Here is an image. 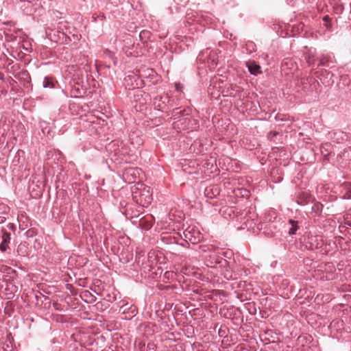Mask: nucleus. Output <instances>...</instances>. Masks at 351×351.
<instances>
[{
    "instance_id": "obj_1",
    "label": "nucleus",
    "mask_w": 351,
    "mask_h": 351,
    "mask_svg": "<svg viewBox=\"0 0 351 351\" xmlns=\"http://www.w3.org/2000/svg\"><path fill=\"white\" fill-rule=\"evenodd\" d=\"M199 253L205 255L206 264L208 267H226L228 263V261L220 257L219 254V249L213 245H203L199 246Z\"/></svg>"
},
{
    "instance_id": "obj_2",
    "label": "nucleus",
    "mask_w": 351,
    "mask_h": 351,
    "mask_svg": "<svg viewBox=\"0 0 351 351\" xmlns=\"http://www.w3.org/2000/svg\"><path fill=\"white\" fill-rule=\"evenodd\" d=\"M144 192H146L147 194L145 195L144 202H141L143 204L142 206L133 204L130 206L125 210L126 217L130 218L132 220L133 223L134 219L138 220V219L143 215V213L141 212V210H143V207L145 206V204L148 205L152 202V197L150 193V188L148 186L145 187ZM141 201L143 202L142 199H141Z\"/></svg>"
},
{
    "instance_id": "obj_3",
    "label": "nucleus",
    "mask_w": 351,
    "mask_h": 351,
    "mask_svg": "<svg viewBox=\"0 0 351 351\" xmlns=\"http://www.w3.org/2000/svg\"><path fill=\"white\" fill-rule=\"evenodd\" d=\"M173 125L174 128L180 130H193L198 127L197 121L189 117V115L173 121Z\"/></svg>"
},
{
    "instance_id": "obj_4",
    "label": "nucleus",
    "mask_w": 351,
    "mask_h": 351,
    "mask_svg": "<svg viewBox=\"0 0 351 351\" xmlns=\"http://www.w3.org/2000/svg\"><path fill=\"white\" fill-rule=\"evenodd\" d=\"M184 240L191 242L192 244L198 243L202 239V234L199 229L194 226H189L183 232Z\"/></svg>"
},
{
    "instance_id": "obj_5",
    "label": "nucleus",
    "mask_w": 351,
    "mask_h": 351,
    "mask_svg": "<svg viewBox=\"0 0 351 351\" xmlns=\"http://www.w3.org/2000/svg\"><path fill=\"white\" fill-rule=\"evenodd\" d=\"M154 222V218L152 215L147 214L145 215H142L138 220H134V223L137 225L141 229L148 230H149Z\"/></svg>"
},
{
    "instance_id": "obj_6",
    "label": "nucleus",
    "mask_w": 351,
    "mask_h": 351,
    "mask_svg": "<svg viewBox=\"0 0 351 351\" xmlns=\"http://www.w3.org/2000/svg\"><path fill=\"white\" fill-rule=\"evenodd\" d=\"M11 240V234L8 232L5 228L0 226V251L5 252L9 249V243Z\"/></svg>"
},
{
    "instance_id": "obj_7",
    "label": "nucleus",
    "mask_w": 351,
    "mask_h": 351,
    "mask_svg": "<svg viewBox=\"0 0 351 351\" xmlns=\"http://www.w3.org/2000/svg\"><path fill=\"white\" fill-rule=\"evenodd\" d=\"M304 58L306 61L308 66H313L315 62L316 49L312 47H304L303 50Z\"/></svg>"
},
{
    "instance_id": "obj_8",
    "label": "nucleus",
    "mask_w": 351,
    "mask_h": 351,
    "mask_svg": "<svg viewBox=\"0 0 351 351\" xmlns=\"http://www.w3.org/2000/svg\"><path fill=\"white\" fill-rule=\"evenodd\" d=\"M141 172V169L130 167L125 169L123 176L129 182H135V180L139 177Z\"/></svg>"
},
{
    "instance_id": "obj_9",
    "label": "nucleus",
    "mask_w": 351,
    "mask_h": 351,
    "mask_svg": "<svg viewBox=\"0 0 351 351\" xmlns=\"http://www.w3.org/2000/svg\"><path fill=\"white\" fill-rule=\"evenodd\" d=\"M169 102V98L167 94L157 95L154 99V105L159 110H163Z\"/></svg>"
},
{
    "instance_id": "obj_10",
    "label": "nucleus",
    "mask_w": 351,
    "mask_h": 351,
    "mask_svg": "<svg viewBox=\"0 0 351 351\" xmlns=\"http://www.w3.org/2000/svg\"><path fill=\"white\" fill-rule=\"evenodd\" d=\"M308 243L311 250H317L323 246L324 241L320 236H311L308 238Z\"/></svg>"
},
{
    "instance_id": "obj_11",
    "label": "nucleus",
    "mask_w": 351,
    "mask_h": 351,
    "mask_svg": "<svg viewBox=\"0 0 351 351\" xmlns=\"http://www.w3.org/2000/svg\"><path fill=\"white\" fill-rule=\"evenodd\" d=\"M219 193L220 189L218 185L208 186L204 190V195L208 199H213L219 195Z\"/></svg>"
},
{
    "instance_id": "obj_12",
    "label": "nucleus",
    "mask_w": 351,
    "mask_h": 351,
    "mask_svg": "<svg viewBox=\"0 0 351 351\" xmlns=\"http://www.w3.org/2000/svg\"><path fill=\"white\" fill-rule=\"evenodd\" d=\"M328 135V138L338 143L343 141L346 136V134L340 130L329 132Z\"/></svg>"
},
{
    "instance_id": "obj_13",
    "label": "nucleus",
    "mask_w": 351,
    "mask_h": 351,
    "mask_svg": "<svg viewBox=\"0 0 351 351\" xmlns=\"http://www.w3.org/2000/svg\"><path fill=\"white\" fill-rule=\"evenodd\" d=\"M189 115V110L184 109L180 110L179 108H176L173 110L172 112V117L175 121L182 119L184 117H187Z\"/></svg>"
},
{
    "instance_id": "obj_14",
    "label": "nucleus",
    "mask_w": 351,
    "mask_h": 351,
    "mask_svg": "<svg viewBox=\"0 0 351 351\" xmlns=\"http://www.w3.org/2000/svg\"><path fill=\"white\" fill-rule=\"evenodd\" d=\"M247 66L250 73L252 75H257L261 73L260 65L254 61H249L247 62Z\"/></svg>"
},
{
    "instance_id": "obj_15",
    "label": "nucleus",
    "mask_w": 351,
    "mask_h": 351,
    "mask_svg": "<svg viewBox=\"0 0 351 351\" xmlns=\"http://www.w3.org/2000/svg\"><path fill=\"white\" fill-rule=\"evenodd\" d=\"M315 82V80L311 77H301L300 79L298 80V85L302 86V88L304 89H309V87H308V84H311L312 83Z\"/></svg>"
},
{
    "instance_id": "obj_16",
    "label": "nucleus",
    "mask_w": 351,
    "mask_h": 351,
    "mask_svg": "<svg viewBox=\"0 0 351 351\" xmlns=\"http://www.w3.org/2000/svg\"><path fill=\"white\" fill-rule=\"evenodd\" d=\"M332 56L328 54H322L319 57V64L322 66H329V64L332 63Z\"/></svg>"
},
{
    "instance_id": "obj_17",
    "label": "nucleus",
    "mask_w": 351,
    "mask_h": 351,
    "mask_svg": "<svg viewBox=\"0 0 351 351\" xmlns=\"http://www.w3.org/2000/svg\"><path fill=\"white\" fill-rule=\"evenodd\" d=\"M289 223L291 226L289 228L288 233L289 235H294L296 234L297 230H298V221H295L293 219H289Z\"/></svg>"
},
{
    "instance_id": "obj_18",
    "label": "nucleus",
    "mask_w": 351,
    "mask_h": 351,
    "mask_svg": "<svg viewBox=\"0 0 351 351\" xmlns=\"http://www.w3.org/2000/svg\"><path fill=\"white\" fill-rule=\"evenodd\" d=\"M8 210V207L7 206L3 204H0V224L5 221L6 218L3 215L7 214Z\"/></svg>"
},
{
    "instance_id": "obj_19",
    "label": "nucleus",
    "mask_w": 351,
    "mask_h": 351,
    "mask_svg": "<svg viewBox=\"0 0 351 351\" xmlns=\"http://www.w3.org/2000/svg\"><path fill=\"white\" fill-rule=\"evenodd\" d=\"M245 49L247 53H251L256 51V44L252 41H247L245 45Z\"/></svg>"
},
{
    "instance_id": "obj_20",
    "label": "nucleus",
    "mask_w": 351,
    "mask_h": 351,
    "mask_svg": "<svg viewBox=\"0 0 351 351\" xmlns=\"http://www.w3.org/2000/svg\"><path fill=\"white\" fill-rule=\"evenodd\" d=\"M323 207L324 206L320 202H317L313 204L311 209L313 213L319 215L322 213Z\"/></svg>"
},
{
    "instance_id": "obj_21",
    "label": "nucleus",
    "mask_w": 351,
    "mask_h": 351,
    "mask_svg": "<svg viewBox=\"0 0 351 351\" xmlns=\"http://www.w3.org/2000/svg\"><path fill=\"white\" fill-rule=\"evenodd\" d=\"M43 86L44 88H53L54 84H53V82L51 78H50L49 77H45L44 78V80L43 82Z\"/></svg>"
},
{
    "instance_id": "obj_22",
    "label": "nucleus",
    "mask_w": 351,
    "mask_h": 351,
    "mask_svg": "<svg viewBox=\"0 0 351 351\" xmlns=\"http://www.w3.org/2000/svg\"><path fill=\"white\" fill-rule=\"evenodd\" d=\"M83 295L84 297L88 298L90 300L89 302H94L96 301L97 298L96 297L93 295L90 291H85L84 293H83Z\"/></svg>"
},
{
    "instance_id": "obj_23",
    "label": "nucleus",
    "mask_w": 351,
    "mask_h": 351,
    "mask_svg": "<svg viewBox=\"0 0 351 351\" xmlns=\"http://www.w3.org/2000/svg\"><path fill=\"white\" fill-rule=\"evenodd\" d=\"M227 267H228V265L225 267L226 268V272L224 274V277L227 280H233V279H234L235 277L233 276L232 272L231 271H229Z\"/></svg>"
},
{
    "instance_id": "obj_24",
    "label": "nucleus",
    "mask_w": 351,
    "mask_h": 351,
    "mask_svg": "<svg viewBox=\"0 0 351 351\" xmlns=\"http://www.w3.org/2000/svg\"><path fill=\"white\" fill-rule=\"evenodd\" d=\"M344 199H351V184H349L347 186V191L343 195Z\"/></svg>"
},
{
    "instance_id": "obj_25",
    "label": "nucleus",
    "mask_w": 351,
    "mask_h": 351,
    "mask_svg": "<svg viewBox=\"0 0 351 351\" xmlns=\"http://www.w3.org/2000/svg\"><path fill=\"white\" fill-rule=\"evenodd\" d=\"M279 134V132L276 131H271L267 134V138L269 141H274V138Z\"/></svg>"
},
{
    "instance_id": "obj_26",
    "label": "nucleus",
    "mask_w": 351,
    "mask_h": 351,
    "mask_svg": "<svg viewBox=\"0 0 351 351\" xmlns=\"http://www.w3.org/2000/svg\"><path fill=\"white\" fill-rule=\"evenodd\" d=\"M281 36L284 37V36H294L295 34L293 32V30L291 29L290 31V32H289V29H287L286 32H285V35H283L282 33L280 34Z\"/></svg>"
},
{
    "instance_id": "obj_27",
    "label": "nucleus",
    "mask_w": 351,
    "mask_h": 351,
    "mask_svg": "<svg viewBox=\"0 0 351 351\" xmlns=\"http://www.w3.org/2000/svg\"><path fill=\"white\" fill-rule=\"evenodd\" d=\"M106 300H107L108 302H111V303H112V302H113L116 300V298H115V297H114V296H113V297H111V295H110V294H108V295H107Z\"/></svg>"
},
{
    "instance_id": "obj_28",
    "label": "nucleus",
    "mask_w": 351,
    "mask_h": 351,
    "mask_svg": "<svg viewBox=\"0 0 351 351\" xmlns=\"http://www.w3.org/2000/svg\"><path fill=\"white\" fill-rule=\"evenodd\" d=\"M302 195H303L304 198L305 199L306 202H307L309 200V199H310V197H309L308 194L304 193L302 194Z\"/></svg>"
},
{
    "instance_id": "obj_29",
    "label": "nucleus",
    "mask_w": 351,
    "mask_h": 351,
    "mask_svg": "<svg viewBox=\"0 0 351 351\" xmlns=\"http://www.w3.org/2000/svg\"><path fill=\"white\" fill-rule=\"evenodd\" d=\"M175 87H176V89L178 91H180V90H181V89H182V86H181V84H176Z\"/></svg>"
},
{
    "instance_id": "obj_30",
    "label": "nucleus",
    "mask_w": 351,
    "mask_h": 351,
    "mask_svg": "<svg viewBox=\"0 0 351 351\" xmlns=\"http://www.w3.org/2000/svg\"><path fill=\"white\" fill-rule=\"evenodd\" d=\"M154 344H150V343H149V344L147 345V348H148L149 350H150V349H154Z\"/></svg>"
},
{
    "instance_id": "obj_31",
    "label": "nucleus",
    "mask_w": 351,
    "mask_h": 351,
    "mask_svg": "<svg viewBox=\"0 0 351 351\" xmlns=\"http://www.w3.org/2000/svg\"><path fill=\"white\" fill-rule=\"evenodd\" d=\"M329 19V17L328 16H325L323 19V20L325 21V22H327V21Z\"/></svg>"
},
{
    "instance_id": "obj_32",
    "label": "nucleus",
    "mask_w": 351,
    "mask_h": 351,
    "mask_svg": "<svg viewBox=\"0 0 351 351\" xmlns=\"http://www.w3.org/2000/svg\"><path fill=\"white\" fill-rule=\"evenodd\" d=\"M215 65H217V63L214 60H212V66L214 67ZM209 66H211V65H209Z\"/></svg>"
},
{
    "instance_id": "obj_33",
    "label": "nucleus",
    "mask_w": 351,
    "mask_h": 351,
    "mask_svg": "<svg viewBox=\"0 0 351 351\" xmlns=\"http://www.w3.org/2000/svg\"><path fill=\"white\" fill-rule=\"evenodd\" d=\"M325 25H326V27H327V28H329V27H331L332 23H325Z\"/></svg>"
},
{
    "instance_id": "obj_34",
    "label": "nucleus",
    "mask_w": 351,
    "mask_h": 351,
    "mask_svg": "<svg viewBox=\"0 0 351 351\" xmlns=\"http://www.w3.org/2000/svg\"><path fill=\"white\" fill-rule=\"evenodd\" d=\"M330 299V297L328 295H326V298L325 300H324V302H328Z\"/></svg>"
},
{
    "instance_id": "obj_35",
    "label": "nucleus",
    "mask_w": 351,
    "mask_h": 351,
    "mask_svg": "<svg viewBox=\"0 0 351 351\" xmlns=\"http://www.w3.org/2000/svg\"><path fill=\"white\" fill-rule=\"evenodd\" d=\"M142 84H143V82H142V81H141V84L136 83V86H137L138 87L141 86H142Z\"/></svg>"
},
{
    "instance_id": "obj_36",
    "label": "nucleus",
    "mask_w": 351,
    "mask_h": 351,
    "mask_svg": "<svg viewBox=\"0 0 351 351\" xmlns=\"http://www.w3.org/2000/svg\"><path fill=\"white\" fill-rule=\"evenodd\" d=\"M283 24L285 25V29H287V25H289V23H284ZM289 27H290V25H289Z\"/></svg>"
},
{
    "instance_id": "obj_37",
    "label": "nucleus",
    "mask_w": 351,
    "mask_h": 351,
    "mask_svg": "<svg viewBox=\"0 0 351 351\" xmlns=\"http://www.w3.org/2000/svg\"><path fill=\"white\" fill-rule=\"evenodd\" d=\"M319 295H318L316 297L315 300L319 301Z\"/></svg>"
},
{
    "instance_id": "obj_38",
    "label": "nucleus",
    "mask_w": 351,
    "mask_h": 351,
    "mask_svg": "<svg viewBox=\"0 0 351 351\" xmlns=\"http://www.w3.org/2000/svg\"><path fill=\"white\" fill-rule=\"evenodd\" d=\"M145 346V344H144V343H143V345H141V343H139V346H140V348H141L143 346Z\"/></svg>"
},
{
    "instance_id": "obj_39",
    "label": "nucleus",
    "mask_w": 351,
    "mask_h": 351,
    "mask_svg": "<svg viewBox=\"0 0 351 351\" xmlns=\"http://www.w3.org/2000/svg\"><path fill=\"white\" fill-rule=\"evenodd\" d=\"M230 39H232V34H230Z\"/></svg>"
},
{
    "instance_id": "obj_40",
    "label": "nucleus",
    "mask_w": 351,
    "mask_h": 351,
    "mask_svg": "<svg viewBox=\"0 0 351 351\" xmlns=\"http://www.w3.org/2000/svg\"><path fill=\"white\" fill-rule=\"evenodd\" d=\"M150 72L154 73V71L152 69L150 71Z\"/></svg>"
}]
</instances>
